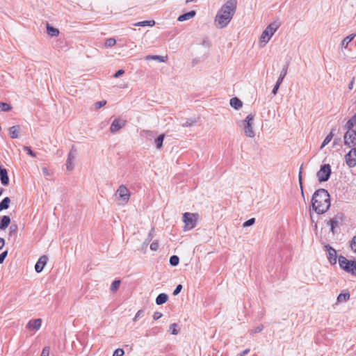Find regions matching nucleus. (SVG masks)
<instances>
[{"label":"nucleus","instance_id":"1","mask_svg":"<svg viewBox=\"0 0 356 356\" xmlns=\"http://www.w3.org/2000/svg\"><path fill=\"white\" fill-rule=\"evenodd\" d=\"M236 0H228L219 10L215 22L218 28L225 27L232 20L236 9Z\"/></svg>","mask_w":356,"mask_h":356},{"label":"nucleus","instance_id":"2","mask_svg":"<svg viewBox=\"0 0 356 356\" xmlns=\"http://www.w3.org/2000/svg\"><path fill=\"white\" fill-rule=\"evenodd\" d=\"M312 207L318 214H323L329 209L330 197L327 190L320 188L314 192L312 198Z\"/></svg>","mask_w":356,"mask_h":356},{"label":"nucleus","instance_id":"3","mask_svg":"<svg viewBox=\"0 0 356 356\" xmlns=\"http://www.w3.org/2000/svg\"><path fill=\"white\" fill-rule=\"evenodd\" d=\"M280 25L281 23L278 20L270 23L261 33L260 38L261 43L264 42V44H266L279 29Z\"/></svg>","mask_w":356,"mask_h":356},{"label":"nucleus","instance_id":"4","mask_svg":"<svg viewBox=\"0 0 356 356\" xmlns=\"http://www.w3.org/2000/svg\"><path fill=\"white\" fill-rule=\"evenodd\" d=\"M115 195L118 204L119 205H125L130 199L131 193L127 186L122 184L117 189Z\"/></svg>","mask_w":356,"mask_h":356},{"label":"nucleus","instance_id":"5","mask_svg":"<svg viewBox=\"0 0 356 356\" xmlns=\"http://www.w3.org/2000/svg\"><path fill=\"white\" fill-rule=\"evenodd\" d=\"M343 213L339 212L327 222V225L330 226V231L333 235L338 232V229L343 224Z\"/></svg>","mask_w":356,"mask_h":356},{"label":"nucleus","instance_id":"6","mask_svg":"<svg viewBox=\"0 0 356 356\" xmlns=\"http://www.w3.org/2000/svg\"><path fill=\"white\" fill-rule=\"evenodd\" d=\"M254 117L252 114H249L244 120L241 121V126L243 127L244 133L246 136L253 138L255 136L253 129Z\"/></svg>","mask_w":356,"mask_h":356},{"label":"nucleus","instance_id":"7","mask_svg":"<svg viewBox=\"0 0 356 356\" xmlns=\"http://www.w3.org/2000/svg\"><path fill=\"white\" fill-rule=\"evenodd\" d=\"M198 219V214L186 212L183 215V221L185 224L184 230H190L196 226Z\"/></svg>","mask_w":356,"mask_h":356},{"label":"nucleus","instance_id":"8","mask_svg":"<svg viewBox=\"0 0 356 356\" xmlns=\"http://www.w3.org/2000/svg\"><path fill=\"white\" fill-rule=\"evenodd\" d=\"M332 173L331 166L330 164H324L321 165V169L317 172L316 176L320 182L327 181Z\"/></svg>","mask_w":356,"mask_h":356},{"label":"nucleus","instance_id":"9","mask_svg":"<svg viewBox=\"0 0 356 356\" xmlns=\"http://www.w3.org/2000/svg\"><path fill=\"white\" fill-rule=\"evenodd\" d=\"M344 144L349 147L356 145V131L355 130H347L344 135Z\"/></svg>","mask_w":356,"mask_h":356},{"label":"nucleus","instance_id":"10","mask_svg":"<svg viewBox=\"0 0 356 356\" xmlns=\"http://www.w3.org/2000/svg\"><path fill=\"white\" fill-rule=\"evenodd\" d=\"M346 164L353 168L356 165V148H352L350 152L345 156Z\"/></svg>","mask_w":356,"mask_h":356},{"label":"nucleus","instance_id":"11","mask_svg":"<svg viewBox=\"0 0 356 356\" xmlns=\"http://www.w3.org/2000/svg\"><path fill=\"white\" fill-rule=\"evenodd\" d=\"M325 250L327 252L328 256L327 259L332 265H334L337 264V251L335 249H334L332 247H331L330 245H325L324 246Z\"/></svg>","mask_w":356,"mask_h":356},{"label":"nucleus","instance_id":"12","mask_svg":"<svg viewBox=\"0 0 356 356\" xmlns=\"http://www.w3.org/2000/svg\"><path fill=\"white\" fill-rule=\"evenodd\" d=\"M127 121L120 118H115L110 127L111 133H115L126 125Z\"/></svg>","mask_w":356,"mask_h":356},{"label":"nucleus","instance_id":"13","mask_svg":"<svg viewBox=\"0 0 356 356\" xmlns=\"http://www.w3.org/2000/svg\"><path fill=\"white\" fill-rule=\"evenodd\" d=\"M47 260L48 257L46 255H43L39 258L38 261L35 265V270L37 273H40L42 271Z\"/></svg>","mask_w":356,"mask_h":356},{"label":"nucleus","instance_id":"14","mask_svg":"<svg viewBox=\"0 0 356 356\" xmlns=\"http://www.w3.org/2000/svg\"><path fill=\"white\" fill-rule=\"evenodd\" d=\"M76 158L75 150H71L67 156L66 161V168L68 170H72L74 168V161Z\"/></svg>","mask_w":356,"mask_h":356},{"label":"nucleus","instance_id":"15","mask_svg":"<svg viewBox=\"0 0 356 356\" xmlns=\"http://www.w3.org/2000/svg\"><path fill=\"white\" fill-rule=\"evenodd\" d=\"M0 180L3 186H8L9 184L7 170L2 166H0Z\"/></svg>","mask_w":356,"mask_h":356},{"label":"nucleus","instance_id":"16","mask_svg":"<svg viewBox=\"0 0 356 356\" xmlns=\"http://www.w3.org/2000/svg\"><path fill=\"white\" fill-rule=\"evenodd\" d=\"M42 324V320L40 318H37L34 320H31L26 327L29 330H38L40 328Z\"/></svg>","mask_w":356,"mask_h":356},{"label":"nucleus","instance_id":"17","mask_svg":"<svg viewBox=\"0 0 356 356\" xmlns=\"http://www.w3.org/2000/svg\"><path fill=\"white\" fill-rule=\"evenodd\" d=\"M196 15V12L195 10H191L186 13L181 15L178 17V21L184 22L188 19L193 18Z\"/></svg>","mask_w":356,"mask_h":356},{"label":"nucleus","instance_id":"18","mask_svg":"<svg viewBox=\"0 0 356 356\" xmlns=\"http://www.w3.org/2000/svg\"><path fill=\"white\" fill-rule=\"evenodd\" d=\"M356 37V33H352L347 37H346L341 43V46L342 48L347 49L348 44L354 40V38Z\"/></svg>","mask_w":356,"mask_h":356},{"label":"nucleus","instance_id":"19","mask_svg":"<svg viewBox=\"0 0 356 356\" xmlns=\"http://www.w3.org/2000/svg\"><path fill=\"white\" fill-rule=\"evenodd\" d=\"M145 59L146 60H156L160 63L165 62L168 59L167 56H157V55H148L145 56Z\"/></svg>","mask_w":356,"mask_h":356},{"label":"nucleus","instance_id":"20","mask_svg":"<svg viewBox=\"0 0 356 356\" xmlns=\"http://www.w3.org/2000/svg\"><path fill=\"white\" fill-rule=\"evenodd\" d=\"M338 260H339V266L342 269H343L344 270H346V269H348L349 260H348L345 257H343L342 255H340L338 257Z\"/></svg>","mask_w":356,"mask_h":356},{"label":"nucleus","instance_id":"21","mask_svg":"<svg viewBox=\"0 0 356 356\" xmlns=\"http://www.w3.org/2000/svg\"><path fill=\"white\" fill-rule=\"evenodd\" d=\"M19 126H13L9 129V135L11 138L19 137Z\"/></svg>","mask_w":356,"mask_h":356},{"label":"nucleus","instance_id":"22","mask_svg":"<svg viewBox=\"0 0 356 356\" xmlns=\"http://www.w3.org/2000/svg\"><path fill=\"white\" fill-rule=\"evenodd\" d=\"M10 223V218L8 216H3L0 222V229H5Z\"/></svg>","mask_w":356,"mask_h":356},{"label":"nucleus","instance_id":"23","mask_svg":"<svg viewBox=\"0 0 356 356\" xmlns=\"http://www.w3.org/2000/svg\"><path fill=\"white\" fill-rule=\"evenodd\" d=\"M230 105L232 107L238 110L242 107L243 103L238 98L234 97L230 99Z\"/></svg>","mask_w":356,"mask_h":356},{"label":"nucleus","instance_id":"24","mask_svg":"<svg viewBox=\"0 0 356 356\" xmlns=\"http://www.w3.org/2000/svg\"><path fill=\"white\" fill-rule=\"evenodd\" d=\"M168 296L167 294L162 293H160L156 298V303L158 305H163L168 301Z\"/></svg>","mask_w":356,"mask_h":356},{"label":"nucleus","instance_id":"25","mask_svg":"<svg viewBox=\"0 0 356 356\" xmlns=\"http://www.w3.org/2000/svg\"><path fill=\"white\" fill-rule=\"evenodd\" d=\"M47 33L49 35L55 37L58 35L59 31L58 29L50 26L49 24H47Z\"/></svg>","mask_w":356,"mask_h":356},{"label":"nucleus","instance_id":"26","mask_svg":"<svg viewBox=\"0 0 356 356\" xmlns=\"http://www.w3.org/2000/svg\"><path fill=\"white\" fill-rule=\"evenodd\" d=\"M334 129H332L330 131V133L325 137V138L324 139L321 146V149H323L325 146H326L332 139L333 136H334Z\"/></svg>","mask_w":356,"mask_h":356},{"label":"nucleus","instance_id":"27","mask_svg":"<svg viewBox=\"0 0 356 356\" xmlns=\"http://www.w3.org/2000/svg\"><path fill=\"white\" fill-rule=\"evenodd\" d=\"M356 124V114L346 122L345 127L347 130H353V128Z\"/></svg>","mask_w":356,"mask_h":356},{"label":"nucleus","instance_id":"28","mask_svg":"<svg viewBox=\"0 0 356 356\" xmlns=\"http://www.w3.org/2000/svg\"><path fill=\"white\" fill-rule=\"evenodd\" d=\"M165 138V134H162L159 135L154 140V143L157 149H161L163 146V142Z\"/></svg>","mask_w":356,"mask_h":356},{"label":"nucleus","instance_id":"29","mask_svg":"<svg viewBox=\"0 0 356 356\" xmlns=\"http://www.w3.org/2000/svg\"><path fill=\"white\" fill-rule=\"evenodd\" d=\"M10 202V199L8 197L3 198L0 202V211L7 209L9 207Z\"/></svg>","mask_w":356,"mask_h":356},{"label":"nucleus","instance_id":"30","mask_svg":"<svg viewBox=\"0 0 356 356\" xmlns=\"http://www.w3.org/2000/svg\"><path fill=\"white\" fill-rule=\"evenodd\" d=\"M346 271L356 275V261H349L348 269H346Z\"/></svg>","mask_w":356,"mask_h":356},{"label":"nucleus","instance_id":"31","mask_svg":"<svg viewBox=\"0 0 356 356\" xmlns=\"http://www.w3.org/2000/svg\"><path fill=\"white\" fill-rule=\"evenodd\" d=\"M288 64H286L282 70L277 80V82L282 83L284 77L287 74Z\"/></svg>","mask_w":356,"mask_h":356},{"label":"nucleus","instance_id":"32","mask_svg":"<svg viewBox=\"0 0 356 356\" xmlns=\"http://www.w3.org/2000/svg\"><path fill=\"white\" fill-rule=\"evenodd\" d=\"M155 24V22L154 20H147L142 21L135 24V26H153Z\"/></svg>","mask_w":356,"mask_h":356},{"label":"nucleus","instance_id":"33","mask_svg":"<svg viewBox=\"0 0 356 356\" xmlns=\"http://www.w3.org/2000/svg\"><path fill=\"white\" fill-rule=\"evenodd\" d=\"M349 298H350L349 293H341L339 294V296L337 297V301L339 302H346L347 300H349Z\"/></svg>","mask_w":356,"mask_h":356},{"label":"nucleus","instance_id":"34","mask_svg":"<svg viewBox=\"0 0 356 356\" xmlns=\"http://www.w3.org/2000/svg\"><path fill=\"white\" fill-rule=\"evenodd\" d=\"M179 258L177 255L171 256L170 258V264L176 266L179 264Z\"/></svg>","mask_w":356,"mask_h":356},{"label":"nucleus","instance_id":"35","mask_svg":"<svg viewBox=\"0 0 356 356\" xmlns=\"http://www.w3.org/2000/svg\"><path fill=\"white\" fill-rule=\"evenodd\" d=\"M120 285V280H115L112 282L111 286V291L112 292H115L118 289Z\"/></svg>","mask_w":356,"mask_h":356},{"label":"nucleus","instance_id":"36","mask_svg":"<svg viewBox=\"0 0 356 356\" xmlns=\"http://www.w3.org/2000/svg\"><path fill=\"white\" fill-rule=\"evenodd\" d=\"M116 43V40L115 38H110L107 39L105 42V47H111L114 46Z\"/></svg>","mask_w":356,"mask_h":356},{"label":"nucleus","instance_id":"37","mask_svg":"<svg viewBox=\"0 0 356 356\" xmlns=\"http://www.w3.org/2000/svg\"><path fill=\"white\" fill-rule=\"evenodd\" d=\"M0 108L3 111H9L12 109V107L10 104L4 102H0Z\"/></svg>","mask_w":356,"mask_h":356},{"label":"nucleus","instance_id":"38","mask_svg":"<svg viewBox=\"0 0 356 356\" xmlns=\"http://www.w3.org/2000/svg\"><path fill=\"white\" fill-rule=\"evenodd\" d=\"M154 228H152L151 230H150V232L148 234V236L147 238L145 239V242H144V245H147L148 243L152 241V239L154 237Z\"/></svg>","mask_w":356,"mask_h":356},{"label":"nucleus","instance_id":"39","mask_svg":"<svg viewBox=\"0 0 356 356\" xmlns=\"http://www.w3.org/2000/svg\"><path fill=\"white\" fill-rule=\"evenodd\" d=\"M177 327H178V325L177 323H172L170 325V330L172 334L176 335L178 334L179 331L177 329Z\"/></svg>","mask_w":356,"mask_h":356},{"label":"nucleus","instance_id":"40","mask_svg":"<svg viewBox=\"0 0 356 356\" xmlns=\"http://www.w3.org/2000/svg\"><path fill=\"white\" fill-rule=\"evenodd\" d=\"M263 328H264V326L261 325L257 326V327H255L254 329L250 330L249 331V332L251 335H252L254 334L261 332L262 331Z\"/></svg>","mask_w":356,"mask_h":356},{"label":"nucleus","instance_id":"41","mask_svg":"<svg viewBox=\"0 0 356 356\" xmlns=\"http://www.w3.org/2000/svg\"><path fill=\"white\" fill-rule=\"evenodd\" d=\"M106 104V100H102V101H99V102H95L94 106H95V109L97 110V109L103 107Z\"/></svg>","mask_w":356,"mask_h":356},{"label":"nucleus","instance_id":"42","mask_svg":"<svg viewBox=\"0 0 356 356\" xmlns=\"http://www.w3.org/2000/svg\"><path fill=\"white\" fill-rule=\"evenodd\" d=\"M254 222H255V218H250V219H249V220H246V221L243 223V226L244 227H249V226L252 225Z\"/></svg>","mask_w":356,"mask_h":356},{"label":"nucleus","instance_id":"43","mask_svg":"<svg viewBox=\"0 0 356 356\" xmlns=\"http://www.w3.org/2000/svg\"><path fill=\"white\" fill-rule=\"evenodd\" d=\"M143 316H144V311L142 309H140L137 312V313L136 314L133 320H134V321H136L138 318H140Z\"/></svg>","mask_w":356,"mask_h":356},{"label":"nucleus","instance_id":"44","mask_svg":"<svg viewBox=\"0 0 356 356\" xmlns=\"http://www.w3.org/2000/svg\"><path fill=\"white\" fill-rule=\"evenodd\" d=\"M195 123V120L188 119L184 123H183L182 126L185 127H191Z\"/></svg>","mask_w":356,"mask_h":356},{"label":"nucleus","instance_id":"45","mask_svg":"<svg viewBox=\"0 0 356 356\" xmlns=\"http://www.w3.org/2000/svg\"><path fill=\"white\" fill-rule=\"evenodd\" d=\"M24 149L27 152L28 154H29L32 157H35L36 156L35 152H33L29 147L24 146Z\"/></svg>","mask_w":356,"mask_h":356},{"label":"nucleus","instance_id":"46","mask_svg":"<svg viewBox=\"0 0 356 356\" xmlns=\"http://www.w3.org/2000/svg\"><path fill=\"white\" fill-rule=\"evenodd\" d=\"M124 353V352L123 349L118 348L114 351L113 356H122Z\"/></svg>","mask_w":356,"mask_h":356},{"label":"nucleus","instance_id":"47","mask_svg":"<svg viewBox=\"0 0 356 356\" xmlns=\"http://www.w3.org/2000/svg\"><path fill=\"white\" fill-rule=\"evenodd\" d=\"M302 167L301 166L300 172H299V182H300V188H301V193H302V195L303 196L304 193H303L302 182Z\"/></svg>","mask_w":356,"mask_h":356},{"label":"nucleus","instance_id":"48","mask_svg":"<svg viewBox=\"0 0 356 356\" xmlns=\"http://www.w3.org/2000/svg\"><path fill=\"white\" fill-rule=\"evenodd\" d=\"M350 248L353 251L356 252V235L352 239V241L350 243Z\"/></svg>","mask_w":356,"mask_h":356},{"label":"nucleus","instance_id":"49","mask_svg":"<svg viewBox=\"0 0 356 356\" xmlns=\"http://www.w3.org/2000/svg\"><path fill=\"white\" fill-rule=\"evenodd\" d=\"M8 255V250H5L3 251L1 254H0V264H2L5 259L6 258Z\"/></svg>","mask_w":356,"mask_h":356},{"label":"nucleus","instance_id":"50","mask_svg":"<svg viewBox=\"0 0 356 356\" xmlns=\"http://www.w3.org/2000/svg\"><path fill=\"white\" fill-rule=\"evenodd\" d=\"M159 248V243L157 241H154L150 244V249L152 250L156 251Z\"/></svg>","mask_w":356,"mask_h":356},{"label":"nucleus","instance_id":"51","mask_svg":"<svg viewBox=\"0 0 356 356\" xmlns=\"http://www.w3.org/2000/svg\"><path fill=\"white\" fill-rule=\"evenodd\" d=\"M181 289H182V285L178 284L173 291V295L174 296L178 295L181 292Z\"/></svg>","mask_w":356,"mask_h":356},{"label":"nucleus","instance_id":"52","mask_svg":"<svg viewBox=\"0 0 356 356\" xmlns=\"http://www.w3.org/2000/svg\"><path fill=\"white\" fill-rule=\"evenodd\" d=\"M281 83H278V82H276L273 90H272V94L273 95H276L277 92V90L280 86Z\"/></svg>","mask_w":356,"mask_h":356},{"label":"nucleus","instance_id":"53","mask_svg":"<svg viewBox=\"0 0 356 356\" xmlns=\"http://www.w3.org/2000/svg\"><path fill=\"white\" fill-rule=\"evenodd\" d=\"M10 232H9V234L10 235H12L13 234H15L17 230V225H12L10 227Z\"/></svg>","mask_w":356,"mask_h":356},{"label":"nucleus","instance_id":"54","mask_svg":"<svg viewBox=\"0 0 356 356\" xmlns=\"http://www.w3.org/2000/svg\"><path fill=\"white\" fill-rule=\"evenodd\" d=\"M42 171L45 177L48 178L49 177L51 176V173L49 172V171L48 170V169L46 167H43L42 168Z\"/></svg>","mask_w":356,"mask_h":356},{"label":"nucleus","instance_id":"55","mask_svg":"<svg viewBox=\"0 0 356 356\" xmlns=\"http://www.w3.org/2000/svg\"><path fill=\"white\" fill-rule=\"evenodd\" d=\"M162 314L159 312H155L153 314V318L154 320L156 321V320H159V318H161L162 317Z\"/></svg>","mask_w":356,"mask_h":356},{"label":"nucleus","instance_id":"56","mask_svg":"<svg viewBox=\"0 0 356 356\" xmlns=\"http://www.w3.org/2000/svg\"><path fill=\"white\" fill-rule=\"evenodd\" d=\"M49 348L44 347L42 351L40 356H49Z\"/></svg>","mask_w":356,"mask_h":356},{"label":"nucleus","instance_id":"57","mask_svg":"<svg viewBox=\"0 0 356 356\" xmlns=\"http://www.w3.org/2000/svg\"><path fill=\"white\" fill-rule=\"evenodd\" d=\"M124 73V71L123 70H118L115 74L113 75V76L115 78H118L120 77V76H122L123 74Z\"/></svg>","mask_w":356,"mask_h":356},{"label":"nucleus","instance_id":"58","mask_svg":"<svg viewBox=\"0 0 356 356\" xmlns=\"http://www.w3.org/2000/svg\"><path fill=\"white\" fill-rule=\"evenodd\" d=\"M250 350L249 348H247L244 350L243 352L238 354V356H245L248 355L250 353Z\"/></svg>","mask_w":356,"mask_h":356},{"label":"nucleus","instance_id":"59","mask_svg":"<svg viewBox=\"0 0 356 356\" xmlns=\"http://www.w3.org/2000/svg\"><path fill=\"white\" fill-rule=\"evenodd\" d=\"M5 245V240L0 237V250L3 248Z\"/></svg>","mask_w":356,"mask_h":356},{"label":"nucleus","instance_id":"60","mask_svg":"<svg viewBox=\"0 0 356 356\" xmlns=\"http://www.w3.org/2000/svg\"><path fill=\"white\" fill-rule=\"evenodd\" d=\"M158 331H159V328L158 327L152 328V330H151V334L155 335L157 333Z\"/></svg>","mask_w":356,"mask_h":356},{"label":"nucleus","instance_id":"61","mask_svg":"<svg viewBox=\"0 0 356 356\" xmlns=\"http://www.w3.org/2000/svg\"><path fill=\"white\" fill-rule=\"evenodd\" d=\"M353 85H354V82L353 81H352L350 83H349V86H348V88L349 90H352L353 88Z\"/></svg>","mask_w":356,"mask_h":356},{"label":"nucleus","instance_id":"62","mask_svg":"<svg viewBox=\"0 0 356 356\" xmlns=\"http://www.w3.org/2000/svg\"><path fill=\"white\" fill-rule=\"evenodd\" d=\"M196 1V0H186V3H190V2H193V1Z\"/></svg>","mask_w":356,"mask_h":356},{"label":"nucleus","instance_id":"63","mask_svg":"<svg viewBox=\"0 0 356 356\" xmlns=\"http://www.w3.org/2000/svg\"><path fill=\"white\" fill-rule=\"evenodd\" d=\"M3 191V188H0V196L2 195Z\"/></svg>","mask_w":356,"mask_h":356}]
</instances>
